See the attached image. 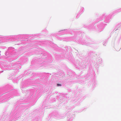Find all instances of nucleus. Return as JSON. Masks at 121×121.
Instances as JSON below:
<instances>
[{"mask_svg":"<svg viewBox=\"0 0 121 121\" xmlns=\"http://www.w3.org/2000/svg\"><path fill=\"white\" fill-rule=\"evenodd\" d=\"M57 86H61V84H57Z\"/></svg>","mask_w":121,"mask_h":121,"instance_id":"nucleus-1","label":"nucleus"}]
</instances>
